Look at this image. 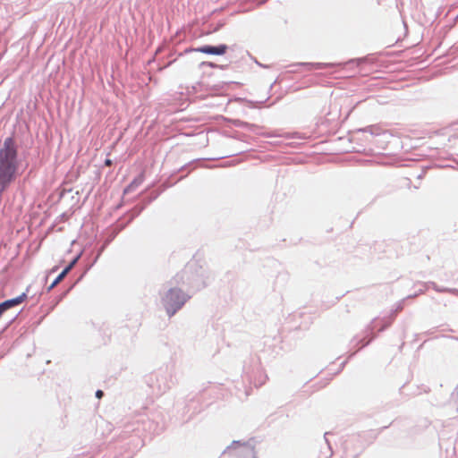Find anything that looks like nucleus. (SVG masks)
Listing matches in <instances>:
<instances>
[{"label": "nucleus", "mask_w": 458, "mask_h": 458, "mask_svg": "<svg viewBox=\"0 0 458 458\" xmlns=\"http://www.w3.org/2000/svg\"><path fill=\"white\" fill-rule=\"evenodd\" d=\"M18 169L17 148L12 138H6L0 149V194L16 178Z\"/></svg>", "instance_id": "1"}, {"label": "nucleus", "mask_w": 458, "mask_h": 458, "mask_svg": "<svg viewBox=\"0 0 458 458\" xmlns=\"http://www.w3.org/2000/svg\"><path fill=\"white\" fill-rule=\"evenodd\" d=\"M105 165H107V166H110L112 165V161L110 159H106L105 161Z\"/></svg>", "instance_id": "9"}, {"label": "nucleus", "mask_w": 458, "mask_h": 458, "mask_svg": "<svg viewBox=\"0 0 458 458\" xmlns=\"http://www.w3.org/2000/svg\"><path fill=\"white\" fill-rule=\"evenodd\" d=\"M67 275V270H63L61 274L55 279V281L49 286V290L55 287Z\"/></svg>", "instance_id": "5"}, {"label": "nucleus", "mask_w": 458, "mask_h": 458, "mask_svg": "<svg viewBox=\"0 0 458 458\" xmlns=\"http://www.w3.org/2000/svg\"><path fill=\"white\" fill-rule=\"evenodd\" d=\"M227 47L220 45L217 47L203 46L195 49L196 52H200L208 55H222L226 52Z\"/></svg>", "instance_id": "3"}, {"label": "nucleus", "mask_w": 458, "mask_h": 458, "mask_svg": "<svg viewBox=\"0 0 458 458\" xmlns=\"http://www.w3.org/2000/svg\"><path fill=\"white\" fill-rule=\"evenodd\" d=\"M78 259H73L64 270H67V274L71 271V269L73 267L75 263L77 262Z\"/></svg>", "instance_id": "7"}, {"label": "nucleus", "mask_w": 458, "mask_h": 458, "mask_svg": "<svg viewBox=\"0 0 458 458\" xmlns=\"http://www.w3.org/2000/svg\"><path fill=\"white\" fill-rule=\"evenodd\" d=\"M26 299H27V294L25 293H23L21 295L17 296L16 298L7 300V301L2 302L1 304H2V307H4V309L5 310H7L14 306L20 305Z\"/></svg>", "instance_id": "4"}, {"label": "nucleus", "mask_w": 458, "mask_h": 458, "mask_svg": "<svg viewBox=\"0 0 458 458\" xmlns=\"http://www.w3.org/2000/svg\"><path fill=\"white\" fill-rule=\"evenodd\" d=\"M103 394H103V391H101V390H98V391L96 392V396H97L98 399H100V398L103 396Z\"/></svg>", "instance_id": "8"}, {"label": "nucleus", "mask_w": 458, "mask_h": 458, "mask_svg": "<svg viewBox=\"0 0 458 458\" xmlns=\"http://www.w3.org/2000/svg\"><path fill=\"white\" fill-rule=\"evenodd\" d=\"M187 298L180 289L169 290L163 298L164 307L171 317L185 303Z\"/></svg>", "instance_id": "2"}, {"label": "nucleus", "mask_w": 458, "mask_h": 458, "mask_svg": "<svg viewBox=\"0 0 458 458\" xmlns=\"http://www.w3.org/2000/svg\"><path fill=\"white\" fill-rule=\"evenodd\" d=\"M142 181H143V175H140V176L139 177V179L134 180V181H133V182L129 185V189H131V188H133V187L138 186L139 184H140V183L142 182Z\"/></svg>", "instance_id": "6"}]
</instances>
